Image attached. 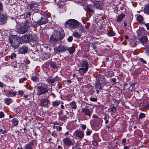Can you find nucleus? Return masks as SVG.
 Here are the masks:
<instances>
[{
  "label": "nucleus",
  "mask_w": 149,
  "mask_h": 149,
  "mask_svg": "<svg viewBox=\"0 0 149 149\" xmlns=\"http://www.w3.org/2000/svg\"><path fill=\"white\" fill-rule=\"evenodd\" d=\"M70 105L71 106L72 109H75L76 108V105L74 102H72L70 103Z\"/></svg>",
  "instance_id": "nucleus-27"
},
{
  "label": "nucleus",
  "mask_w": 149,
  "mask_h": 149,
  "mask_svg": "<svg viewBox=\"0 0 149 149\" xmlns=\"http://www.w3.org/2000/svg\"><path fill=\"white\" fill-rule=\"evenodd\" d=\"M38 95H42L48 92V90L46 88L42 87H38L36 90Z\"/></svg>",
  "instance_id": "nucleus-3"
},
{
  "label": "nucleus",
  "mask_w": 149,
  "mask_h": 149,
  "mask_svg": "<svg viewBox=\"0 0 149 149\" xmlns=\"http://www.w3.org/2000/svg\"><path fill=\"white\" fill-rule=\"evenodd\" d=\"M122 143L124 145H125L127 144L125 139H123L122 140Z\"/></svg>",
  "instance_id": "nucleus-33"
},
{
  "label": "nucleus",
  "mask_w": 149,
  "mask_h": 149,
  "mask_svg": "<svg viewBox=\"0 0 149 149\" xmlns=\"http://www.w3.org/2000/svg\"><path fill=\"white\" fill-rule=\"evenodd\" d=\"M137 19L139 22H141L143 21V17L141 15L137 17Z\"/></svg>",
  "instance_id": "nucleus-23"
},
{
  "label": "nucleus",
  "mask_w": 149,
  "mask_h": 149,
  "mask_svg": "<svg viewBox=\"0 0 149 149\" xmlns=\"http://www.w3.org/2000/svg\"><path fill=\"white\" fill-rule=\"evenodd\" d=\"M65 26L67 27H69L71 29H77L79 26V22L74 19L68 20L65 23Z\"/></svg>",
  "instance_id": "nucleus-1"
},
{
  "label": "nucleus",
  "mask_w": 149,
  "mask_h": 149,
  "mask_svg": "<svg viewBox=\"0 0 149 149\" xmlns=\"http://www.w3.org/2000/svg\"><path fill=\"white\" fill-rule=\"evenodd\" d=\"M82 30H81V29L80 32H82Z\"/></svg>",
  "instance_id": "nucleus-63"
},
{
  "label": "nucleus",
  "mask_w": 149,
  "mask_h": 149,
  "mask_svg": "<svg viewBox=\"0 0 149 149\" xmlns=\"http://www.w3.org/2000/svg\"><path fill=\"white\" fill-rule=\"evenodd\" d=\"M135 84L133 83H132L131 84V86H132V87H134L135 86Z\"/></svg>",
  "instance_id": "nucleus-50"
},
{
  "label": "nucleus",
  "mask_w": 149,
  "mask_h": 149,
  "mask_svg": "<svg viewBox=\"0 0 149 149\" xmlns=\"http://www.w3.org/2000/svg\"><path fill=\"white\" fill-rule=\"evenodd\" d=\"M9 117H10V118H12V117H12V116L10 115H9Z\"/></svg>",
  "instance_id": "nucleus-61"
},
{
  "label": "nucleus",
  "mask_w": 149,
  "mask_h": 149,
  "mask_svg": "<svg viewBox=\"0 0 149 149\" xmlns=\"http://www.w3.org/2000/svg\"><path fill=\"white\" fill-rule=\"evenodd\" d=\"M146 50L147 52L149 54V45L147 46L146 49Z\"/></svg>",
  "instance_id": "nucleus-43"
},
{
  "label": "nucleus",
  "mask_w": 149,
  "mask_h": 149,
  "mask_svg": "<svg viewBox=\"0 0 149 149\" xmlns=\"http://www.w3.org/2000/svg\"><path fill=\"white\" fill-rule=\"evenodd\" d=\"M146 26H149V23H148L145 24Z\"/></svg>",
  "instance_id": "nucleus-58"
},
{
  "label": "nucleus",
  "mask_w": 149,
  "mask_h": 149,
  "mask_svg": "<svg viewBox=\"0 0 149 149\" xmlns=\"http://www.w3.org/2000/svg\"><path fill=\"white\" fill-rule=\"evenodd\" d=\"M63 2H61L59 5V7L60 8V11L61 12H64L66 10V7L64 5H62Z\"/></svg>",
  "instance_id": "nucleus-9"
},
{
  "label": "nucleus",
  "mask_w": 149,
  "mask_h": 149,
  "mask_svg": "<svg viewBox=\"0 0 149 149\" xmlns=\"http://www.w3.org/2000/svg\"><path fill=\"white\" fill-rule=\"evenodd\" d=\"M140 41L143 44L145 43L148 41V38L146 36H142L140 38Z\"/></svg>",
  "instance_id": "nucleus-10"
},
{
  "label": "nucleus",
  "mask_w": 149,
  "mask_h": 149,
  "mask_svg": "<svg viewBox=\"0 0 149 149\" xmlns=\"http://www.w3.org/2000/svg\"><path fill=\"white\" fill-rule=\"evenodd\" d=\"M76 136L79 138H82L83 137V133L80 131H76L75 132Z\"/></svg>",
  "instance_id": "nucleus-13"
},
{
  "label": "nucleus",
  "mask_w": 149,
  "mask_h": 149,
  "mask_svg": "<svg viewBox=\"0 0 149 149\" xmlns=\"http://www.w3.org/2000/svg\"><path fill=\"white\" fill-rule=\"evenodd\" d=\"M4 116L3 113L2 112H0V118H2Z\"/></svg>",
  "instance_id": "nucleus-42"
},
{
  "label": "nucleus",
  "mask_w": 149,
  "mask_h": 149,
  "mask_svg": "<svg viewBox=\"0 0 149 149\" xmlns=\"http://www.w3.org/2000/svg\"><path fill=\"white\" fill-rule=\"evenodd\" d=\"M60 103L59 101L56 100L54 102H53V105L54 107H57L59 104Z\"/></svg>",
  "instance_id": "nucleus-25"
},
{
  "label": "nucleus",
  "mask_w": 149,
  "mask_h": 149,
  "mask_svg": "<svg viewBox=\"0 0 149 149\" xmlns=\"http://www.w3.org/2000/svg\"><path fill=\"white\" fill-rule=\"evenodd\" d=\"M4 85V84L3 83L0 82V87H3Z\"/></svg>",
  "instance_id": "nucleus-46"
},
{
  "label": "nucleus",
  "mask_w": 149,
  "mask_h": 149,
  "mask_svg": "<svg viewBox=\"0 0 149 149\" xmlns=\"http://www.w3.org/2000/svg\"><path fill=\"white\" fill-rule=\"evenodd\" d=\"M31 79L34 81H36L38 80L37 78L34 77H32Z\"/></svg>",
  "instance_id": "nucleus-41"
},
{
  "label": "nucleus",
  "mask_w": 149,
  "mask_h": 149,
  "mask_svg": "<svg viewBox=\"0 0 149 149\" xmlns=\"http://www.w3.org/2000/svg\"><path fill=\"white\" fill-rule=\"evenodd\" d=\"M10 57H11V58L12 59H13L14 58L12 56H10Z\"/></svg>",
  "instance_id": "nucleus-60"
},
{
  "label": "nucleus",
  "mask_w": 149,
  "mask_h": 149,
  "mask_svg": "<svg viewBox=\"0 0 149 149\" xmlns=\"http://www.w3.org/2000/svg\"><path fill=\"white\" fill-rule=\"evenodd\" d=\"M91 109H84V113L86 115L90 116L91 115Z\"/></svg>",
  "instance_id": "nucleus-14"
},
{
  "label": "nucleus",
  "mask_w": 149,
  "mask_h": 149,
  "mask_svg": "<svg viewBox=\"0 0 149 149\" xmlns=\"http://www.w3.org/2000/svg\"><path fill=\"white\" fill-rule=\"evenodd\" d=\"M47 81L49 83H53L55 81L53 79H48Z\"/></svg>",
  "instance_id": "nucleus-31"
},
{
  "label": "nucleus",
  "mask_w": 149,
  "mask_h": 149,
  "mask_svg": "<svg viewBox=\"0 0 149 149\" xmlns=\"http://www.w3.org/2000/svg\"><path fill=\"white\" fill-rule=\"evenodd\" d=\"M9 41L12 47L14 48H17L19 47L20 41L19 37L16 36H11L9 38Z\"/></svg>",
  "instance_id": "nucleus-2"
},
{
  "label": "nucleus",
  "mask_w": 149,
  "mask_h": 149,
  "mask_svg": "<svg viewBox=\"0 0 149 149\" xmlns=\"http://www.w3.org/2000/svg\"><path fill=\"white\" fill-rule=\"evenodd\" d=\"M111 111L113 113H115L116 112V109L114 107H113L111 108Z\"/></svg>",
  "instance_id": "nucleus-34"
},
{
  "label": "nucleus",
  "mask_w": 149,
  "mask_h": 149,
  "mask_svg": "<svg viewBox=\"0 0 149 149\" xmlns=\"http://www.w3.org/2000/svg\"><path fill=\"white\" fill-rule=\"evenodd\" d=\"M64 35L63 32L60 33L57 31H55L54 32V35L52 36L54 39L56 40H58L61 39L64 37Z\"/></svg>",
  "instance_id": "nucleus-4"
},
{
  "label": "nucleus",
  "mask_w": 149,
  "mask_h": 149,
  "mask_svg": "<svg viewBox=\"0 0 149 149\" xmlns=\"http://www.w3.org/2000/svg\"><path fill=\"white\" fill-rule=\"evenodd\" d=\"M23 40L24 41L26 42L28 40V36H24L23 38Z\"/></svg>",
  "instance_id": "nucleus-38"
},
{
  "label": "nucleus",
  "mask_w": 149,
  "mask_h": 149,
  "mask_svg": "<svg viewBox=\"0 0 149 149\" xmlns=\"http://www.w3.org/2000/svg\"><path fill=\"white\" fill-rule=\"evenodd\" d=\"M146 26V27H147V29L148 30H149V26Z\"/></svg>",
  "instance_id": "nucleus-54"
},
{
  "label": "nucleus",
  "mask_w": 149,
  "mask_h": 149,
  "mask_svg": "<svg viewBox=\"0 0 149 149\" xmlns=\"http://www.w3.org/2000/svg\"><path fill=\"white\" fill-rule=\"evenodd\" d=\"M61 107L62 109H63L64 108V106L63 105H61Z\"/></svg>",
  "instance_id": "nucleus-53"
},
{
  "label": "nucleus",
  "mask_w": 149,
  "mask_h": 149,
  "mask_svg": "<svg viewBox=\"0 0 149 149\" xmlns=\"http://www.w3.org/2000/svg\"><path fill=\"white\" fill-rule=\"evenodd\" d=\"M24 97H25V98H26L28 97V95H25L24 96Z\"/></svg>",
  "instance_id": "nucleus-51"
},
{
  "label": "nucleus",
  "mask_w": 149,
  "mask_h": 149,
  "mask_svg": "<svg viewBox=\"0 0 149 149\" xmlns=\"http://www.w3.org/2000/svg\"><path fill=\"white\" fill-rule=\"evenodd\" d=\"M12 124L14 126H16L18 124V121L16 119H14L12 120Z\"/></svg>",
  "instance_id": "nucleus-19"
},
{
  "label": "nucleus",
  "mask_w": 149,
  "mask_h": 149,
  "mask_svg": "<svg viewBox=\"0 0 149 149\" xmlns=\"http://www.w3.org/2000/svg\"><path fill=\"white\" fill-rule=\"evenodd\" d=\"M68 133H69V132H67L65 133V135L68 134Z\"/></svg>",
  "instance_id": "nucleus-56"
},
{
  "label": "nucleus",
  "mask_w": 149,
  "mask_h": 149,
  "mask_svg": "<svg viewBox=\"0 0 149 149\" xmlns=\"http://www.w3.org/2000/svg\"><path fill=\"white\" fill-rule=\"evenodd\" d=\"M67 50H68L70 54H72L75 51V49L74 47H70L69 48L68 47V49Z\"/></svg>",
  "instance_id": "nucleus-20"
},
{
  "label": "nucleus",
  "mask_w": 149,
  "mask_h": 149,
  "mask_svg": "<svg viewBox=\"0 0 149 149\" xmlns=\"http://www.w3.org/2000/svg\"><path fill=\"white\" fill-rule=\"evenodd\" d=\"M144 10L145 13L148 15H149V4L147 5L145 7Z\"/></svg>",
  "instance_id": "nucleus-17"
},
{
  "label": "nucleus",
  "mask_w": 149,
  "mask_h": 149,
  "mask_svg": "<svg viewBox=\"0 0 149 149\" xmlns=\"http://www.w3.org/2000/svg\"><path fill=\"white\" fill-rule=\"evenodd\" d=\"M4 101L6 104L8 105L12 102V101L10 98H7L4 99Z\"/></svg>",
  "instance_id": "nucleus-16"
},
{
  "label": "nucleus",
  "mask_w": 149,
  "mask_h": 149,
  "mask_svg": "<svg viewBox=\"0 0 149 149\" xmlns=\"http://www.w3.org/2000/svg\"><path fill=\"white\" fill-rule=\"evenodd\" d=\"M107 35L109 36H113L115 35V33L112 31H111L108 32L107 33Z\"/></svg>",
  "instance_id": "nucleus-24"
},
{
  "label": "nucleus",
  "mask_w": 149,
  "mask_h": 149,
  "mask_svg": "<svg viewBox=\"0 0 149 149\" xmlns=\"http://www.w3.org/2000/svg\"><path fill=\"white\" fill-rule=\"evenodd\" d=\"M125 38L126 39H128V37L127 36H125Z\"/></svg>",
  "instance_id": "nucleus-55"
},
{
  "label": "nucleus",
  "mask_w": 149,
  "mask_h": 149,
  "mask_svg": "<svg viewBox=\"0 0 149 149\" xmlns=\"http://www.w3.org/2000/svg\"><path fill=\"white\" fill-rule=\"evenodd\" d=\"M124 25L125 26H126L127 25V24L126 23H124Z\"/></svg>",
  "instance_id": "nucleus-59"
},
{
  "label": "nucleus",
  "mask_w": 149,
  "mask_h": 149,
  "mask_svg": "<svg viewBox=\"0 0 149 149\" xmlns=\"http://www.w3.org/2000/svg\"><path fill=\"white\" fill-rule=\"evenodd\" d=\"M58 130L59 131H60L62 129L61 127L58 126Z\"/></svg>",
  "instance_id": "nucleus-49"
},
{
  "label": "nucleus",
  "mask_w": 149,
  "mask_h": 149,
  "mask_svg": "<svg viewBox=\"0 0 149 149\" xmlns=\"http://www.w3.org/2000/svg\"><path fill=\"white\" fill-rule=\"evenodd\" d=\"M140 60H141V61L143 63H146V61L144 60L143 58H141Z\"/></svg>",
  "instance_id": "nucleus-44"
},
{
  "label": "nucleus",
  "mask_w": 149,
  "mask_h": 149,
  "mask_svg": "<svg viewBox=\"0 0 149 149\" xmlns=\"http://www.w3.org/2000/svg\"><path fill=\"white\" fill-rule=\"evenodd\" d=\"M72 35L73 36L77 38L80 37V35L77 32H74L73 33Z\"/></svg>",
  "instance_id": "nucleus-28"
},
{
  "label": "nucleus",
  "mask_w": 149,
  "mask_h": 149,
  "mask_svg": "<svg viewBox=\"0 0 149 149\" xmlns=\"http://www.w3.org/2000/svg\"><path fill=\"white\" fill-rule=\"evenodd\" d=\"M8 96L10 97H13L15 96L16 95V93L15 92L9 91L8 94Z\"/></svg>",
  "instance_id": "nucleus-22"
},
{
  "label": "nucleus",
  "mask_w": 149,
  "mask_h": 149,
  "mask_svg": "<svg viewBox=\"0 0 149 149\" xmlns=\"http://www.w3.org/2000/svg\"><path fill=\"white\" fill-rule=\"evenodd\" d=\"M27 31V29L25 27H23L19 30V32L21 33H25Z\"/></svg>",
  "instance_id": "nucleus-18"
},
{
  "label": "nucleus",
  "mask_w": 149,
  "mask_h": 149,
  "mask_svg": "<svg viewBox=\"0 0 149 149\" xmlns=\"http://www.w3.org/2000/svg\"><path fill=\"white\" fill-rule=\"evenodd\" d=\"M25 149H32L31 147L28 144H26L24 148Z\"/></svg>",
  "instance_id": "nucleus-30"
},
{
  "label": "nucleus",
  "mask_w": 149,
  "mask_h": 149,
  "mask_svg": "<svg viewBox=\"0 0 149 149\" xmlns=\"http://www.w3.org/2000/svg\"><path fill=\"white\" fill-rule=\"evenodd\" d=\"M63 142L64 144L69 146L72 144V141L68 138H64L63 140Z\"/></svg>",
  "instance_id": "nucleus-6"
},
{
  "label": "nucleus",
  "mask_w": 149,
  "mask_h": 149,
  "mask_svg": "<svg viewBox=\"0 0 149 149\" xmlns=\"http://www.w3.org/2000/svg\"><path fill=\"white\" fill-rule=\"evenodd\" d=\"M124 149H129V147L128 146H125L123 148Z\"/></svg>",
  "instance_id": "nucleus-47"
},
{
  "label": "nucleus",
  "mask_w": 149,
  "mask_h": 149,
  "mask_svg": "<svg viewBox=\"0 0 149 149\" xmlns=\"http://www.w3.org/2000/svg\"><path fill=\"white\" fill-rule=\"evenodd\" d=\"M61 147V146H58V149H60V148Z\"/></svg>",
  "instance_id": "nucleus-57"
},
{
  "label": "nucleus",
  "mask_w": 149,
  "mask_h": 149,
  "mask_svg": "<svg viewBox=\"0 0 149 149\" xmlns=\"http://www.w3.org/2000/svg\"><path fill=\"white\" fill-rule=\"evenodd\" d=\"M79 4H80L82 6H83V3H81V2L79 1Z\"/></svg>",
  "instance_id": "nucleus-52"
},
{
  "label": "nucleus",
  "mask_w": 149,
  "mask_h": 149,
  "mask_svg": "<svg viewBox=\"0 0 149 149\" xmlns=\"http://www.w3.org/2000/svg\"><path fill=\"white\" fill-rule=\"evenodd\" d=\"M23 93L24 92L22 90L18 92L19 95L21 96H22L23 95Z\"/></svg>",
  "instance_id": "nucleus-36"
},
{
  "label": "nucleus",
  "mask_w": 149,
  "mask_h": 149,
  "mask_svg": "<svg viewBox=\"0 0 149 149\" xmlns=\"http://www.w3.org/2000/svg\"><path fill=\"white\" fill-rule=\"evenodd\" d=\"M11 56H12L13 57L15 58L16 56V55L15 54L13 53L11 54Z\"/></svg>",
  "instance_id": "nucleus-48"
},
{
  "label": "nucleus",
  "mask_w": 149,
  "mask_h": 149,
  "mask_svg": "<svg viewBox=\"0 0 149 149\" xmlns=\"http://www.w3.org/2000/svg\"><path fill=\"white\" fill-rule=\"evenodd\" d=\"M145 117V114L143 113H141L139 116V118H143Z\"/></svg>",
  "instance_id": "nucleus-35"
},
{
  "label": "nucleus",
  "mask_w": 149,
  "mask_h": 149,
  "mask_svg": "<svg viewBox=\"0 0 149 149\" xmlns=\"http://www.w3.org/2000/svg\"><path fill=\"white\" fill-rule=\"evenodd\" d=\"M75 76V74H73V77H74Z\"/></svg>",
  "instance_id": "nucleus-64"
},
{
  "label": "nucleus",
  "mask_w": 149,
  "mask_h": 149,
  "mask_svg": "<svg viewBox=\"0 0 149 149\" xmlns=\"http://www.w3.org/2000/svg\"><path fill=\"white\" fill-rule=\"evenodd\" d=\"M29 145H30V146L31 147L33 146L34 145L33 143V142L31 141L30 142L29 144H28Z\"/></svg>",
  "instance_id": "nucleus-45"
},
{
  "label": "nucleus",
  "mask_w": 149,
  "mask_h": 149,
  "mask_svg": "<svg viewBox=\"0 0 149 149\" xmlns=\"http://www.w3.org/2000/svg\"><path fill=\"white\" fill-rule=\"evenodd\" d=\"M93 6L90 5L87 6L85 10L93 12L94 11V10H93Z\"/></svg>",
  "instance_id": "nucleus-15"
},
{
  "label": "nucleus",
  "mask_w": 149,
  "mask_h": 149,
  "mask_svg": "<svg viewBox=\"0 0 149 149\" xmlns=\"http://www.w3.org/2000/svg\"><path fill=\"white\" fill-rule=\"evenodd\" d=\"M48 22L47 19L45 17V18H41L40 21H39L38 23L40 25L44 24Z\"/></svg>",
  "instance_id": "nucleus-8"
},
{
  "label": "nucleus",
  "mask_w": 149,
  "mask_h": 149,
  "mask_svg": "<svg viewBox=\"0 0 149 149\" xmlns=\"http://www.w3.org/2000/svg\"><path fill=\"white\" fill-rule=\"evenodd\" d=\"M49 102V100L47 99H43L40 101V105L42 106L47 105Z\"/></svg>",
  "instance_id": "nucleus-7"
},
{
  "label": "nucleus",
  "mask_w": 149,
  "mask_h": 149,
  "mask_svg": "<svg viewBox=\"0 0 149 149\" xmlns=\"http://www.w3.org/2000/svg\"><path fill=\"white\" fill-rule=\"evenodd\" d=\"M90 100L93 102H96L97 99L96 98L91 97L90 98Z\"/></svg>",
  "instance_id": "nucleus-37"
},
{
  "label": "nucleus",
  "mask_w": 149,
  "mask_h": 149,
  "mask_svg": "<svg viewBox=\"0 0 149 149\" xmlns=\"http://www.w3.org/2000/svg\"><path fill=\"white\" fill-rule=\"evenodd\" d=\"M73 38L72 36H69V37L67 38V40L69 42H71L73 40Z\"/></svg>",
  "instance_id": "nucleus-32"
},
{
  "label": "nucleus",
  "mask_w": 149,
  "mask_h": 149,
  "mask_svg": "<svg viewBox=\"0 0 149 149\" xmlns=\"http://www.w3.org/2000/svg\"><path fill=\"white\" fill-rule=\"evenodd\" d=\"M94 4L96 8H99L100 6V2L98 1H96L94 3Z\"/></svg>",
  "instance_id": "nucleus-29"
},
{
  "label": "nucleus",
  "mask_w": 149,
  "mask_h": 149,
  "mask_svg": "<svg viewBox=\"0 0 149 149\" xmlns=\"http://www.w3.org/2000/svg\"><path fill=\"white\" fill-rule=\"evenodd\" d=\"M28 50L27 48L26 47H22L20 48L19 51L21 53L24 54L27 52Z\"/></svg>",
  "instance_id": "nucleus-11"
},
{
  "label": "nucleus",
  "mask_w": 149,
  "mask_h": 149,
  "mask_svg": "<svg viewBox=\"0 0 149 149\" xmlns=\"http://www.w3.org/2000/svg\"><path fill=\"white\" fill-rule=\"evenodd\" d=\"M6 17L2 15H0V21L5 23L6 22Z\"/></svg>",
  "instance_id": "nucleus-21"
},
{
  "label": "nucleus",
  "mask_w": 149,
  "mask_h": 149,
  "mask_svg": "<svg viewBox=\"0 0 149 149\" xmlns=\"http://www.w3.org/2000/svg\"><path fill=\"white\" fill-rule=\"evenodd\" d=\"M68 49V47L63 46H59L54 48V50L56 52H63Z\"/></svg>",
  "instance_id": "nucleus-5"
},
{
  "label": "nucleus",
  "mask_w": 149,
  "mask_h": 149,
  "mask_svg": "<svg viewBox=\"0 0 149 149\" xmlns=\"http://www.w3.org/2000/svg\"><path fill=\"white\" fill-rule=\"evenodd\" d=\"M88 63L86 61H84V72L87 71L88 69Z\"/></svg>",
  "instance_id": "nucleus-26"
},
{
  "label": "nucleus",
  "mask_w": 149,
  "mask_h": 149,
  "mask_svg": "<svg viewBox=\"0 0 149 149\" xmlns=\"http://www.w3.org/2000/svg\"><path fill=\"white\" fill-rule=\"evenodd\" d=\"M91 133V131L90 130H88L87 132H86V134L87 135H89Z\"/></svg>",
  "instance_id": "nucleus-40"
},
{
  "label": "nucleus",
  "mask_w": 149,
  "mask_h": 149,
  "mask_svg": "<svg viewBox=\"0 0 149 149\" xmlns=\"http://www.w3.org/2000/svg\"><path fill=\"white\" fill-rule=\"evenodd\" d=\"M125 17V15L123 14H121L120 15H119L117 17L116 19L117 22H120L122 19Z\"/></svg>",
  "instance_id": "nucleus-12"
},
{
  "label": "nucleus",
  "mask_w": 149,
  "mask_h": 149,
  "mask_svg": "<svg viewBox=\"0 0 149 149\" xmlns=\"http://www.w3.org/2000/svg\"><path fill=\"white\" fill-rule=\"evenodd\" d=\"M68 82H71V81L70 80H68Z\"/></svg>",
  "instance_id": "nucleus-62"
},
{
  "label": "nucleus",
  "mask_w": 149,
  "mask_h": 149,
  "mask_svg": "<svg viewBox=\"0 0 149 149\" xmlns=\"http://www.w3.org/2000/svg\"><path fill=\"white\" fill-rule=\"evenodd\" d=\"M91 46L93 49H95L96 47V44L95 43L92 44Z\"/></svg>",
  "instance_id": "nucleus-39"
}]
</instances>
